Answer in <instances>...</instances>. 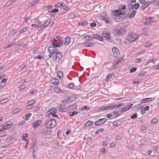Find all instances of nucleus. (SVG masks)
Returning <instances> with one entry per match:
<instances>
[{"mask_svg":"<svg viewBox=\"0 0 159 159\" xmlns=\"http://www.w3.org/2000/svg\"><path fill=\"white\" fill-rule=\"evenodd\" d=\"M158 121V120L157 119H154L152 121V123L153 124H154L155 123H156Z\"/></svg>","mask_w":159,"mask_h":159,"instance_id":"6e6d98bb","label":"nucleus"},{"mask_svg":"<svg viewBox=\"0 0 159 159\" xmlns=\"http://www.w3.org/2000/svg\"><path fill=\"white\" fill-rule=\"evenodd\" d=\"M136 70V69L135 68H132L131 69L130 71L132 73L135 72Z\"/></svg>","mask_w":159,"mask_h":159,"instance_id":"774afa93","label":"nucleus"},{"mask_svg":"<svg viewBox=\"0 0 159 159\" xmlns=\"http://www.w3.org/2000/svg\"><path fill=\"white\" fill-rule=\"evenodd\" d=\"M25 88V85H22L19 87L20 90H22L24 89Z\"/></svg>","mask_w":159,"mask_h":159,"instance_id":"13d9d810","label":"nucleus"},{"mask_svg":"<svg viewBox=\"0 0 159 159\" xmlns=\"http://www.w3.org/2000/svg\"><path fill=\"white\" fill-rule=\"evenodd\" d=\"M106 118H102L96 121L95 122V125L96 126H99L104 123L106 121Z\"/></svg>","mask_w":159,"mask_h":159,"instance_id":"39448f33","label":"nucleus"},{"mask_svg":"<svg viewBox=\"0 0 159 159\" xmlns=\"http://www.w3.org/2000/svg\"><path fill=\"white\" fill-rule=\"evenodd\" d=\"M133 5L134 9H135L136 10L138 9L140 6L139 4L138 3H136Z\"/></svg>","mask_w":159,"mask_h":159,"instance_id":"f704fd0d","label":"nucleus"},{"mask_svg":"<svg viewBox=\"0 0 159 159\" xmlns=\"http://www.w3.org/2000/svg\"><path fill=\"white\" fill-rule=\"evenodd\" d=\"M21 110V109L20 108H18L17 109H16L13 111V112L14 113H16L19 111H20Z\"/></svg>","mask_w":159,"mask_h":159,"instance_id":"864d4df0","label":"nucleus"},{"mask_svg":"<svg viewBox=\"0 0 159 159\" xmlns=\"http://www.w3.org/2000/svg\"><path fill=\"white\" fill-rule=\"evenodd\" d=\"M151 43L150 42H148L144 44V47H146L148 48L151 46Z\"/></svg>","mask_w":159,"mask_h":159,"instance_id":"2f4dec72","label":"nucleus"},{"mask_svg":"<svg viewBox=\"0 0 159 159\" xmlns=\"http://www.w3.org/2000/svg\"><path fill=\"white\" fill-rule=\"evenodd\" d=\"M69 7L65 4V6L63 7V9L64 10H67L69 9Z\"/></svg>","mask_w":159,"mask_h":159,"instance_id":"338daca9","label":"nucleus"},{"mask_svg":"<svg viewBox=\"0 0 159 159\" xmlns=\"http://www.w3.org/2000/svg\"><path fill=\"white\" fill-rule=\"evenodd\" d=\"M157 60V59L156 58L153 59H152L150 60L149 61L147 62V64H148L150 63L151 62H153L154 61H156Z\"/></svg>","mask_w":159,"mask_h":159,"instance_id":"69168bd1","label":"nucleus"},{"mask_svg":"<svg viewBox=\"0 0 159 159\" xmlns=\"http://www.w3.org/2000/svg\"><path fill=\"white\" fill-rule=\"evenodd\" d=\"M54 41H55V39H52L50 41V43L53 45V47H55V43H54Z\"/></svg>","mask_w":159,"mask_h":159,"instance_id":"5fc2aeb1","label":"nucleus"},{"mask_svg":"<svg viewBox=\"0 0 159 159\" xmlns=\"http://www.w3.org/2000/svg\"><path fill=\"white\" fill-rule=\"evenodd\" d=\"M92 35L94 38L97 39L100 41H102V37L99 34H93Z\"/></svg>","mask_w":159,"mask_h":159,"instance_id":"dca6fc26","label":"nucleus"},{"mask_svg":"<svg viewBox=\"0 0 159 159\" xmlns=\"http://www.w3.org/2000/svg\"><path fill=\"white\" fill-rule=\"evenodd\" d=\"M153 4L154 5H157L159 4V1L157 0H153Z\"/></svg>","mask_w":159,"mask_h":159,"instance_id":"c03bdc74","label":"nucleus"},{"mask_svg":"<svg viewBox=\"0 0 159 159\" xmlns=\"http://www.w3.org/2000/svg\"><path fill=\"white\" fill-rule=\"evenodd\" d=\"M37 58H38L39 59L41 60V59H43V57L42 56H38L37 57H35L34 58V59H37Z\"/></svg>","mask_w":159,"mask_h":159,"instance_id":"4d7b16f0","label":"nucleus"},{"mask_svg":"<svg viewBox=\"0 0 159 159\" xmlns=\"http://www.w3.org/2000/svg\"><path fill=\"white\" fill-rule=\"evenodd\" d=\"M57 112V110L55 108L53 107L48 110L47 112V115H48L49 116L54 114H55Z\"/></svg>","mask_w":159,"mask_h":159,"instance_id":"9b49d317","label":"nucleus"},{"mask_svg":"<svg viewBox=\"0 0 159 159\" xmlns=\"http://www.w3.org/2000/svg\"><path fill=\"white\" fill-rule=\"evenodd\" d=\"M101 18L107 24H109L111 22L109 17L107 16V15H105L104 16H101Z\"/></svg>","mask_w":159,"mask_h":159,"instance_id":"20e7f679","label":"nucleus"},{"mask_svg":"<svg viewBox=\"0 0 159 159\" xmlns=\"http://www.w3.org/2000/svg\"><path fill=\"white\" fill-rule=\"evenodd\" d=\"M103 36L105 38H106L108 39H109L111 38L110 36V33H104L102 34Z\"/></svg>","mask_w":159,"mask_h":159,"instance_id":"f3484780","label":"nucleus"},{"mask_svg":"<svg viewBox=\"0 0 159 159\" xmlns=\"http://www.w3.org/2000/svg\"><path fill=\"white\" fill-rule=\"evenodd\" d=\"M56 61L57 60L59 61L62 58V55L61 53L58 52L55 54Z\"/></svg>","mask_w":159,"mask_h":159,"instance_id":"f8f14e48","label":"nucleus"},{"mask_svg":"<svg viewBox=\"0 0 159 159\" xmlns=\"http://www.w3.org/2000/svg\"><path fill=\"white\" fill-rule=\"evenodd\" d=\"M57 75L59 78H61L63 76V73L61 71H58L57 72Z\"/></svg>","mask_w":159,"mask_h":159,"instance_id":"7c9ffc66","label":"nucleus"},{"mask_svg":"<svg viewBox=\"0 0 159 159\" xmlns=\"http://www.w3.org/2000/svg\"><path fill=\"white\" fill-rule=\"evenodd\" d=\"M57 125L56 120L53 119H50L47 123V126L49 129L54 128Z\"/></svg>","mask_w":159,"mask_h":159,"instance_id":"f03ea898","label":"nucleus"},{"mask_svg":"<svg viewBox=\"0 0 159 159\" xmlns=\"http://www.w3.org/2000/svg\"><path fill=\"white\" fill-rule=\"evenodd\" d=\"M11 123L10 121H8L7 123H5L3 126L5 127L6 129L8 128H9L11 127Z\"/></svg>","mask_w":159,"mask_h":159,"instance_id":"412c9836","label":"nucleus"},{"mask_svg":"<svg viewBox=\"0 0 159 159\" xmlns=\"http://www.w3.org/2000/svg\"><path fill=\"white\" fill-rule=\"evenodd\" d=\"M121 64L120 60H118L117 61H115L114 63V67L115 68L118 67Z\"/></svg>","mask_w":159,"mask_h":159,"instance_id":"aec40b11","label":"nucleus"},{"mask_svg":"<svg viewBox=\"0 0 159 159\" xmlns=\"http://www.w3.org/2000/svg\"><path fill=\"white\" fill-rule=\"evenodd\" d=\"M78 112L76 111H75L72 112H69V115L70 116L72 117L74 115H76L77 114Z\"/></svg>","mask_w":159,"mask_h":159,"instance_id":"c756f323","label":"nucleus"},{"mask_svg":"<svg viewBox=\"0 0 159 159\" xmlns=\"http://www.w3.org/2000/svg\"><path fill=\"white\" fill-rule=\"evenodd\" d=\"M54 92H56L58 93L61 90H60V89L58 88V87H55L54 89Z\"/></svg>","mask_w":159,"mask_h":159,"instance_id":"a19ab883","label":"nucleus"},{"mask_svg":"<svg viewBox=\"0 0 159 159\" xmlns=\"http://www.w3.org/2000/svg\"><path fill=\"white\" fill-rule=\"evenodd\" d=\"M53 7V6L52 5L49 6H45L43 8H44V9L47 10L50 8H51Z\"/></svg>","mask_w":159,"mask_h":159,"instance_id":"052dcab7","label":"nucleus"},{"mask_svg":"<svg viewBox=\"0 0 159 159\" xmlns=\"http://www.w3.org/2000/svg\"><path fill=\"white\" fill-rule=\"evenodd\" d=\"M138 114L137 113H135L134 114L133 116H131L130 118L132 119H135L137 117Z\"/></svg>","mask_w":159,"mask_h":159,"instance_id":"3c124183","label":"nucleus"},{"mask_svg":"<svg viewBox=\"0 0 159 159\" xmlns=\"http://www.w3.org/2000/svg\"><path fill=\"white\" fill-rule=\"evenodd\" d=\"M114 77V75L113 74H111L109 75L106 78L105 80L106 81H108L110 78H112V77Z\"/></svg>","mask_w":159,"mask_h":159,"instance_id":"cd10ccee","label":"nucleus"},{"mask_svg":"<svg viewBox=\"0 0 159 159\" xmlns=\"http://www.w3.org/2000/svg\"><path fill=\"white\" fill-rule=\"evenodd\" d=\"M31 115V113H28L25 116V119L26 120H27V119L28 118L30 117Z\"/></svg>","mask_w":159,"mask_h":159,"instance_id":"09e8293b","label":"nucleus"},{"mask_svg":"<svg viewBox=\"0 0 159 159\" xmlns=\"http://www.w3.org/2000/svg\"><path fill=\"white\" fill-rule=\"evenodd\" d=\"M114 14H117L121 16L124 15L125 12L124 11H121L119 10H115L113 11Z\"/></svg>","mask_w":159,"mask_h":159,"instance_id":"ddd939ff","label":"nucleus"},{"mask_svg":"<svg viewBox=\"0 0 159 159\" xmlns=\"http://www.w3.org/2000/svg\"><path fill=\"white\" fill-rule=\"evenodd\" d=\"M35 102V101L32 100L28 102V104L29 105H32V104Z\"/></svg>","mask_w":159,"mask_h":159,"instance_id":"de8ad7c7","label":"nucleus"},{"mask_svg":"<svg viewBox=\"0 0 159 159\" xmlns=\"http://www.w3.org/2000/svg\"><path fill=\"white\" fill-rule=\"evenodd\" d=\"M90 107H84L81 108V110L82 111L85 110H89Z\"/></svg>","mask_w":159,"mask_h":159,"instance_id":"49530a36","label":"nucleus"},{"mask_svg":"<svg viewBox=\"0 0 159 159\" xmlns=\"http://www.w3.org/2000/svg\"><path fill=\"white\" fill-rule=\"evenodd\" d=\"M51 20L50 19H48V20H47L46 22L44 24L46 26H47L48 25V24L51 22Z\"/></svg>","mask_w":159,"mask_h":159,"instance_id":"603ef678","label":"nucleus"},{"mask_svg":"<svg viewBox=\"0 0 159 159\" xmlns=\"http://www.w3.org/2000/svg\"><path fill=\"white\" fill-rule=\"evenodd\" d=\"M50 129L47 126L46 127H45L43 129H41V132L43 134L49 135L52 132V130Z\"/></svg>","mask_w":159,"mask_h":159,"instance_id":"7ed1b4c3","label":"nucleus"},{"mask_svg":"<svg viewBox=\"0 0 159 159\" xmlns=\"http://www.w3.org/2000/svg\"><path fill=\"white\" fill-rule=\"evenodd\" d=\"M136 11L135 10L133 11L132 13H131V15L129 16V18H131L134 16L136 14Z\"/></svg>","mask_w":159,"mask_h":159,"instance_id":"c85d7f7f","label":"nucleus"},{"mask_svg":"<svg viewBox=\"0 0 159 159\" xmlns=\"http://www.w3.org/2000/svg\"><path fill=\"white\" fill-rule=\"evenodd\" d=\"M154 19V17H150L149 18H148L145 19V21H143L144 24L148 25L151 23H152L153 21V20Z\"/></svg>","mask_w":159,"mask_h":159,"instance_id":"1a4fd4ad","label":"nucleus"},{"mask_svg":"<svg viewBox=\"0 0 159 159\" xmlns=\"http://www.w3.org/2000/svg\"><path fill=\"white\" fill-rule=\"evenodd\" d=\"M103 130V128L99 129L96 131V134H99L100 132H102Z\"/></svg>","mask_w":159,"mask_h":159,"instance_id":"a18cd8bd","label":"nucleus"},{"mask_svg":"<svg viewBox=\"0 0 159 159\" xmlns=\"http://www.w3.org/2000/svg\"><path fill=\"white\" fill-rule=\"evenodd\" d=\"M119 9H120L119 10H124L125 9V6H122L121 5L120 6H119L118 7Z\"/></svg>","mask_w":159,"mask_h":159,"instance_id":"79ce46f5","label":"nucleus"},{"mask_svg":"<svg viewBox=\"0 0 159 159\" xmlns=\"http://www.w3.org/2000/svg\"><path fill=\"white\" fill-rule=\"evenodd\" d=\"M113 18L115 21L117 22H120L123 20L124 17L116 14H114V17H113Z\"/></svg>","mask_w":159,"mask_h":159,"instance_id":"9d476101","label":"nucleus"},{"mask_svg":"<svg viewBox=\"0 0 159 159\" xmlns=\"http://www.w3.org/2000/svg\"><path fill=\"white\" fill-rule=\"evenodd\" d=\"M16 43V42H11V43L9 44L7 47L5 48H9L12 46L14 44Z\"/></svg>","mask_w":159,"mask_h":159,"instance_id":"72a5a7b5","label":"nucleus"},{"mask_svg":"<svg viewBox=\"0 0 159 159\" xmlns=\"http://www.w3.org/2000/svg\"><path fill=\"white\" fill-rule=\"evenodd\" d=\"M48 50L49 53L53 54L56 53L58 51L57 49L55 48V47H52L51 46L48 47Z\"/></svg>","mask_w":159,"mask_h":159,"instance_id":"423d86ee","label":"nucleus"},{"mask_svg":"<svg viewBox=\"0 0 159 159\" xmlns=\"http://www.w3.org/2000/svg\"><path fill=\"white\" fill-rule=\"evenodd\" d=\"M8 100V99L7 98H5L2 100L0 102V103L1 104H3L4 103H5L7 102Z\"/></svg>","mask_w":159,"mask_h":159,"instance_id":"e433bc0d","label":"nucleus"},{"mask_svg":"<svg viewBox=\"0 0 159 159\" xmlns=\"http://www.w3.org/2000/svg\"><path fill=\"white\" fill-rule=\"evenodd\" d=\"M51 115L52 117L57 118V119H60V118L57 115L55 114H53Z\"/></svg>","mask_w":159,"mask_h":159,"instance_id":"0e129e2a","label":"nucleus"},{"mask_svg":"<svg viewBox=\"0 0 159 159\" xmlns=\"http://www.w3.org/2000/svg\"><path fill=\"white\" fill-rule=\"evenodd\" d=\"M93 122L90 121H88L85 124V126L89 127L90 126L93 125Z\"/></svg>","mask_w":159,"mask_h":159,"instance_id":"a878e982","label":"nucleus"},{"mask_svg":"<svg viewBox=\"0 0 159 159\" xmlns=\"http://www.w3.org/2000/svg\"><path fill=\"white\" fill-rule=\"evenodd\" d=\"M87 24V21L86 20H84L80 21L79 23V26H81L82 25H85Z\"/></svg>","mask_w":159,"mask_h":159,"instance_id":"b1692460","label":"nucleus"},{"mask_svg":"<svg viewBox=\"0 0 159 159\" xmlns=\"http://www.w3.org/2000/svg\"><path fill=\"white\" fill-rule=\"evenodd\" d=\"M77 105L75 103H74L71 105H70L68 107L69 108L73 109H75L77 108Z\"/></svg>","mask_w":159,"mask_h":159,"instance_id":"bb28decb","label":"nucleus"},{"mask_svg":"<svg viewBox=\"0 0 159 159\" xmlns=\"http://www.w3.org/2000/svg\"><path fill=\"white\" fill-rule=\"evenodd\" d=\"M58 11V10L57 9H54L53 10L50 11L49 12V13H55L57 12Z\"/></svg>","mask_w":159,"mask_h":159,"instance_id":"37998d69","label":"nucleus"},{"mask_svg":"<svg viewBox=\"0 0 159 159\" xmlns=\"http://www.w3.org/2000/svg\"><path fill=\"white\" fill-rule=\"evenodd\" d=\"M28 136V133H25L23 134L22 136L23 140L25 139V138Z\"/></svg>","mask_w":159,"mask_h":159,"instance_id":"8fccbe9b","label":"nucleus"},{"mask_svg":"<svg viewBox=\"0 0 159 159\" xmlns=\"http://www.w3.org/2000/svg\"><path fill=\"white\" fill-rule=\"evenodd\" d=\"M112 51L115 57H118L120 55L119 50L116 47H113L112 49Z\"/></svg>","mask_w":159,"mask_h":159,"instance_id":"0eeeda50","label":"nucleus"},{"mask_svg":"<svg viewBox=\"0 0 159 159\" xmlns=\"http://www.w3.org/2000/svg\"><path fill=\"white\" fill-rule=\"evenodd\" d=\"M70 42L71 41L70 38L69 37L67 36L65 38V41L64 43V45L66 46L69 43H70Z\"/></svg>","mask_w":159,"mask_h":159,"instance_id":"6ab92c4d","label":"nucleus"},{"mask_svg":"<svg viewBox=\"0 0 159 159\" xmlns=\"http://www.w3.org/2000/svg\"><path fill=\"white\" fill-rule=\"evenodd\" d=\"M84 38L86 39V40L87 42H90V41L93 40V38L91 37L90 38V37L88 35H86L84 37L83 39Z\"/></svg>","mask_w":159,"mask_h":159,"instance_id":"5701e85b","label":"nucleus"},{"mask_svg":"<svg viewBox=\"0 0 159 159\" xmlns=\"http://www.w3.org/2000/svg\"><path fill=\"white\" fill-rule=\"evenodd\" d=\"M65 6V3L63 2H60L58 3L55 6V7H61V8H63V7Z\"/></svg>","mask_w":159,"mask_h":159,"instance_id":"4be33fe9","label":"nucleus"},{"mask_svg":"<svg viewBox=\"0 0 159 159\" xmlns=\"http://www.w3.org/2000/svg\"><path fill=\"white\" fill-rule=\"evenodd\" d=\"M74 84L73 83H71L69 84L67 86L69 88L72 89L73 88V87H74Z\"/></svg>","mask_w":159,"mask_h":159,"instance_id":"58836bf2","label":"nucleus"},{"mask_svg":"<svg viewBox=\"0 0 159 159\" xmlns=\"http://www.w3.org/2000/svg\"><path fill=\"white\" fill-rule=\"evenodd\" d=\"M51 83L53 84L57 85L59 84V81L56 78H53L51 81Z\"/></svg>","mask_w":159,"mask_h":159,"instance_id":"2eb2a0df","label":"nucleus"},{"mask_svg":"<svg viewBox=\"0 0 159 159\" xmlns=\"http://www.w3.org/2000/svg\"><path fill=\"white\" fill-rule=\"evenodd\" d=\"M111 107L110 109L111 110H112L113 108H118L117 107V105L116 104L113 106H110Z\"/></svg>","mask_w":159,"mask_h":159,"instance_id":"e2e57ef3","label":"nucleus"},{"mask_svg":"<svg viewBox=\"0 0 159 159\" xmlns=\"http://www.w3.org/2000/svg\"><path fill=\"white\" fill-rule=\"evenodd\" d=\"M133 104H129L124 107L122 109H121V108L120 109V111L121 113L124 112L128 111L133 106Z\"/></svg>","mask_w":159,"mask_h":159,"instance_id":"6e6552de","label":"nucleus"},{"mask_svg":"<svg viewBox=\"0 0 159 159\" xmlns=\"http://www.w3.org/2000/svg\"><path fill=\"white\" fill-rule=\"evenodd\" d=\"M122 30L120 29H117L116 30V33L118 35H121L122 34Z\"/></svg>","mask_w":159,"mask_h":159,"instance_id":"473e14b6","label":"nucleus"},{"mask_svg":"<svg viewBox=\"0 0 159 159\" xmlns=\"http://www.w3.org/2000/svg\"><path fill=\"white\" fill-rule=\"evenodd\" d=\"M38 1L39 0H35L33 2H32L30 3V6L31 7L33 6H34L38 2Z\"/></svg>","mask_w":159,"mask_h":159,"instance_id":"4c0bfd02","label":"nucleus"},{"mask_svg":"<svg viewBox=\"0 0 159 159\" xmlns=\"http://www.w3.org/2000/svg\"><path fill=\"white\" fill-rule=\"evenodd\" d=\"M27 30V29L26 28H24L20 30V33H23L24 32H26Z\"/></svg>","mask_w":159,"mask_h":159,"instance_id":"ea45409f","label":"nucleus"},{"mask_svg":"<svg viewBox=\"0 0 159 159\" xmlns=\"http://www.w3.org/2000/svg\"><path fill=\"white\" fill-rule=\"evenodd\" d=\"M35 22L37 23L36 24L38 25V27L41 24V22H40L39 20L38 19H35L34 20Z\"/></svg>","mask_w":159,"mask_h":159,"instance_id":"c9c22d12","label":"nucleus"},{"mask_svg":"<svg viewBox=\"0 0 159 159\" xmlns=\"http://www.w3.org/2000/svg\"><path fill=\"white\" fill-rule=\"evenodd\" d=\"M139 37L138 35L133 34H129L126 38V40L129 42V43L135 41Z\"/></svg>","mask_w":159,"mask_h":159,"instance_id":"f257e3e1","label":"nucleus"},{"mask_svg":"<svg viewBox=\"0 0 159 159\" xmlns=\"http://www.w3.org/2000/svg\"><path fill=\"white\" fill-rule=\"evenodd\" d=\"M37 92V90L36 89H34L32 90L31 92L30 93V94H33L36 93Z\"/></svg>","mask_w":159,"mask_h":159,"instance_id":"680f3d73","label":"nucleus"},{"mask_svg":"<svg viewBox=\"0 0 159 159\" xmlns=\"http://www.w3.org/2000/svg\"><path fill=\"white\" fill-rule=\"evenodd\" d=\"M41 121L40 120L36 121L33 123V126L34 128H37L40 125Z\"/></svg>","mask_w":159,"mask_h":159,"instance_id":"4468645a","label":"nucleus"},{"mask_svg":"<svg viewBox=\"0 0 159 159\" xmlns=\"http://www.w3.org/2000/svg\"><path fill=\"white\" fill-rule=\"evenodd\" d=\"M152 100L151 98H145L143 99L140 101L141 103H145L148 102H151Z\"/></svg>","mask_w":159,"mask_h":159,"instance_id":"a211bd4d","label":"nucleus"},{"mask_svg":"<svg viewBox=\"0 0 159 159\" xmlns=\"http://www.w3.org/2000/svg\"><path fill=\"white\" fill-rule=\"evenodd\" d=\"M129 10H132L133 9H134V5L132 4H130V5H129Z\"/></svg>","mask_w":159,"mask_h":159,"instance_id":"bf43d9fd","label":"nucleus"},{"mask_svg":"<svg viewBox=\"0 0 159 159\" xmlns=\"http://www.w3.org/2000/svg\"><path fill=\"white\" fill-rule=\"evenodd\" d=\"M149 6V4L147 3V2H145L143 5L141 6V8L142 10H144L146 7H147Z\"/></svg>","mask_w":159,"mask_h":159,"instance_id":"393cba45","label":"nucleus"}]
</instances>
